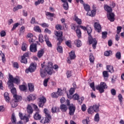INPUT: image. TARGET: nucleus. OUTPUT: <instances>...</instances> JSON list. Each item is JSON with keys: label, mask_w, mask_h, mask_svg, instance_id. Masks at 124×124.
I'll list each match as a JSON object with an SVG mask.
<instances>
[{"label": "nucleus", "mask_w": 124, "mask_h": 124, "mask_svg": "<svg viewBox=\"0 0 124 124\" xmlns=\"http://www.w3.org/2000/svg\"><path fill=\"white\" fill-rule=\"evenodd\" d=\"M60 109L62 112H66L67 111V106L65 105H61L60 106Z\"/></svg>", "instance_id": "nucleus-22"}, {"label": "nucleus", "mask_w": 124, "mask_h": 124, "mask_svg": "<svg viewBox=\"0 0 124 124\" xmlns=\"http://www.w3.org/2000/svg\"><path fill=\"white\" fill-rule=\"evenodd\" d=\"M115 57L118 60H121V58L122 57L121 52L120 51H118L115 54Z\"/></svg>", "instance_id": "nucleus-46"}, {"label": "nucleus", "mask_w": 124, "mask_h": 124, "mask_svg": "<svg viewBox=\"0 0 124 124\" xmlns=\"http://www.w3.org/2000/svg\"><path fill=\"white\" fill-rule=\"evenodd\" d=\"M66 45H67V46H68V47H69L70 48H71V41L70 40H68V41H66L65 42Z\"/></svg>", "instance_id": "nucleus-51"}, {"label": "nucleus", "mask_w": 124, "mask_h": 124, "mask_svg": "<svg viewBox=\"0 0 124 124\" xmlns=\"http://www.w3.org/2000/svg\"><path fill=\"white\" fill-rule=\"evenodd\" d=\"M84 8L86 11L89 12L90 11V5L87 4H84Z\"/></svg>", "instance_id": "nucleus-44"}, {"label": "nucleus", "mask_w": 124, "mask_h": 124, "mask_svg": "<svg viewBox=\"0 0 124 124\" xmlns=\"http://www.w3.org/2000/svg\"><path fill=\"white\" fill-rule=\"evenodd\" d=\"M45 40L48 47H52V44H51V42H50V41L49 40V38H48V36H47V35L45 36Z\"/></svg>", "instance_id": "nucleus-15"}, {"label": "nucleus", "mask_w": 124, "mask_h": 124, "mask_svg": "<svg viewBox=\"0 0 124 124\" xmlns=\"http://www.w3.org/2000/svg\"><path fill=\"white\" fill-rule=\"evenodd\" d=\"M107 17L108 20H109L110 22H114L115 21V15L114 13L109 12V13H107Z\"/></svg>", "instance_id": "nucleus-8"}, {"label": "nucleus", "mask_w": 124, "mask_h": 124, "mask_svg": "<svg viewBox=\"0 0 124 124\" xmlns=\"http://www.w3.org/2000/svg\"><path fill=\"white\" fill-rule=\"evenodd\" d=\"M93 112H94L93 108L92 106L90 107L88 109V114H93Z\"/></svg>", "instance_id": "nucleus-38"}, {"label": "nucleus", "mask_w": 124, "mask_h": 124, "mask_svg": "<svg viewBox=\"0 0 124 124\" xmlns=\"http://www.w3.org/2000/svg\"><path fill=\"white\" fill-rule=\"evenodd\" d=\"M45 70L48 75L53 74V63L51 62H48L47 65L45 66Z\"/></svg>", "instance_id": "nucleus-1"}, {"label": "nucleus", "mask_w": 124, "mask_h": 124, "mask_svg": "<svg viewBox=\"0 0 124 124\" xmlns=\"http://www.w3.org/2000/svg\"><path fill=\"white\" fill-rule=\"evenodd\" d=\"M40 75L42 78H44L47 75V73L44 70L40 69Z\"/></svg>", "instance_id": "nucleus-31"}, {"label": "nucleus", "mask_w": 124, "mask_h": 124, "mask_svg": "<svg viewBox=\"0 0 124 124\" xmlns=\"http://www.w3.org/2000/svg\"><path fill=\"white\" fill-rule=\"evenodd\" d=\"M49 80H50V78H49L44 80L43 84L45 87H47Z\"/></svg>", "instance_id": "nucleus-50"}, {"label": "nucleus", "mask_w": 124, "mask_h": 124, "mask_svg": "<svg viewBox=\"0 0 124 124\" xmlns=\"http://www.w3.org/2000/svg\"><path fill=\"white\" fill-rule=\"evenodd\" d=\"M69 55L70 59H68V63H71V61L70 60H74L76 58V55H75V52L74 51H71L69 53Z\"/></svg>", "instance_id": "nucleus-7"}, {"label": "nucleus", "mask_w": 124, "mask_h": 124, "mask_svg": "<svg viewBox=\"0 0 124 124\" xmlns=\"http://www.w3.org/2000/svg\"><path fill=\"white\" fill-rule=\"evenodd\" d=\"M46 16H49V17H54V14L53 13H51L49 12H46Z\"/></svg>", "instance_id": "nucleus-59"}, {"label": "nucleus", "mask_w": 124, "mask_h": 124, "mask_svg": "<svg viewBox=\"0 0 124 124\" xmlns=\"http://www.w3.org/2000/svg\"><path fill=\"white\" fill-rule=\"evenodd\" d=\"M62 92V90H61L60 89H58L57 91V94L58 95H62L63 94V93Z\"/></svg>", "instance_id": "nucleus-58"}, {"label": "nucleus", "mask_w": 124, "mask_h": 124, "mask_svg": "<svg viewBox=\"0 0 124 124\" xmlns=\"http://www.w3.org/2000/svg\"><path fill=\"white\" fill-rule=\"evenodd\" d=\"M29 90L31 93L34 91V86L32 83H28Z\"/></svg>", "instance_id": "nucleus-21"}, {"label": "nucleus", "mask_w": 124, "mask_h": 124, "mask_svg": "<svg viewBox=\"0 0 124 124\" xmlns=\"http://www.w3.org/2000/svg\"><path fill=\"white\" fill-rule=\"evenodd\" d=\"M95 14V12L93 10H92L91 12H87V15L90 16L91 17H93Z\"/></svg>", "instance_id": "nucleus-30"}, {"label": "nucleus", "mask_w": 124, "mask_h": 124, "mask_svg": "<svg viewBox=\"0 0 124 124\" xmlns=\"http://www.w3.org/2000/svg\"><path fill=\"white\" fill-rule=\"evenodd\" d=\"M11 105L12 106V107H13V108H15L16 107H17V101L16 100H13L11 102Z\"/></svg>", "instance_id": "nucleus-32"}, {"label": "nucleus", "mask_w": 124, "mask_h": 124, "mask_svg": "<svg viewBox=\"0 0 124 124\" xmlns=\"http://www.w3.org/2000/svg\"><path fill=\"white\" fill-rule=\"evenodd\" d=\"M21 62L22 63H28V60H27L26 58H24L23 59V57H21Z\"/></svg>", "instance_id": "nucleus-52"}, {"label": "nucleus", "mask_w": 124, "mask_h": 124, "mask_svg": "<svg viewBox=\"0 0 124 124\" xmlns=\"http://www.w3.org/2000/svg\"><path fill=\"white\" fill-rule=\"evenodd\" d=\"M118 97L120 102L121 103V102H123V95H122V94H119L118 96Z\"/></svg>", "instance_id": "nucleus-62"}, {"label": "nucleus", "mask_w": 124, "mask_h": 124, "mask_svg": "<svg viewBox=\"0 0 124 124\" xmlns=\"http://www.w3.org/2000/svg\"><path fill=\"white\" fill-rule=\"evenodd\" d=\"M58 47H57V50L59 53H62V47L60 45H57Z\"/></svg>", "instance_id": "nucleus-45"}, {"label": "nucleus", "mask_w": 124, "mask_h": 124, "mask_svg": "<svg viewBox=\"0 0 124 124\" xmlns=\"http://www.w3.org/2000/svg\"><path fill=\"white\" fill-rule=\"evenodd\" d=\"M86 31H87L88 34L90 36H91V33H92V28L91 27H88L86 29Z\"/></svg>", "instance_id": "nucleus-53"}, {"label": "nucleus", "mask_w": 124, "mask_h": 124, "mask_svg": "<svg viewBox=\"0 0 124 124\" xmlns=\"http://www.w3.org/2000/svg\"><path fill=\"white\" fill-rule=\"evenodd\" d=\"M103 75L104 78H108V77H109V74H108V72L107 71H103Z\"/></svg>", "instance_id": "nucleus-47"}, {"label": "nucleus", "mask_w": 124, "mask_h": 124, "mask_svg": "<svg viewBox=\"0 0 124 124\" xmlns=\"http://www.w3.org/2000/svg\"><path fill=\"white\" fill-rule=\"evenodd\" d=\"M107 34H108V33L106 31L102 32V38H103V39H105L107 37Z\"/></svg>", "instance_id": "nucleus-56"}, {"label": "nucleus", "mask_w": 124, "mask_h": 124, "mask_svg": "<svg viewBox=\"0 0 124 124\" xmlns=\"http://www.w3.org/2000/svg\"><path fill=\"white\" fill-rule=\"evenodd\" d=\"M27 111L28 114H32L33 112V109H32V108L31 105H29L27 108Z\"/></svg>", "instance_id": "nucleus-20"}, {"label": "nucleus", "mask_w": 124, "mask_h": 124, "mask_svg": "<svg viewBox=\"0 0 124 124\" xmlns=\"http://www.w3.org/2000/svg\"><path fill=\"white\" fill-rule=\"evenodd\" d=\"M73 99L74 100H77L79 99V95L77 93H75L73 96Z\"/></svg>", "instance_id": "nucleus-55"}, {"label": "nucleus", "mask_w": 124, "mask_h": 124, "mask_svg": "<svg viewBox=\"0 0 124 124\" xmlns=\"http://www.w3.org/2000/svg\"><path fill=\"white\" fill-rule=\"evenodd\" d=\"M39 100L38 106L41 108H43L44 104L46 103V98H45L44 96L41 97L39 98Z\"/></svg>", "instance_id": "nucleus-6"}, {"label": "nucleus", "mask_w": 124, "mask_h": 124, "mask_svg": "<svg viewBox=\"0 0 124 124\" xmlns=\"http://www.w3.org/2000/svg\"><path fill=\"white\" fill-rule=\"evenodd\" d=\"M9 78L10 79V81L11 83L13 82V83H15L18 85V84H20L21 80H20V78L19 77H16V78H13V76L11 75H9Z\"/></svg>", "instance_id": "nucleus-3"}, {"label": "nucleus", "mask_w": 124, "mask_h": 124, "mask_svg": "<svg viewBox=\"0 0 124 124\" xmlns=\"http://www.w3.org/2000/svg\"><path fill=\"white\" fill-rule=\"evenodd\" d=\"M122 31V27L118 26L117 27V33L120 34V32Z\"/></svg>", "instance_id": "nucleus-60"}, {"label": "nucleus", "mask_w": 124, "mask_h": 124, "mask_svg": "<svg viewBox=\"0 0 124 124\" xmlns=\"http://www.w3.org/2000/svg\"><path fill=\"white\" fill-rule=\"evenodd\" d=\"M30 50L31 52H32V53H35V52H37V46L36 44L31 45Z\"/></svg>", "instance_id": "nucleus-10"}, {"label": "nucleus", "mask_w": 124, "mask_h": 124, "mask_svg": "<svg viewBox=\"0 0 124 124\" xmlns=\"http://www.w3.org/2000/svg\"><path fill=\"white\" fill-rule=\"evenodd\" d=\"M104 9L106 11L108 12V13L112 12V8H111V7L108 6V5H104Z\"/></svg>", "instance_id": "nucleus-19"}, {"label": "nucleus", "mask_w": 124, "mask_h": 124, "mask_svg": "<svg viewBox=\"0 0 124 124\" xmlns=\"http://www.w3.org/2000/svg\"><path fill=\"white\" fill-rule=\"evenodd\" d=\"M108 87L105 82H101L99 85L96 87V89L99 91L100 93H102L104 92V89H107Z\"/></svg>", "instance_id": "nucleus-2"}, {"label": "nucleus", "mask_w": 124, "mask_h": 124, "mask_svg": "<svg viewBox=\"0 0 124 124\" xmlns=\"http://www.w3.org/2000/svg\"><path fill=\"white\" fill-rule=\"evenodd\" d=\"M51 116H46L44 124H47V123H49V122H50V120H51Z\"/></svg>", "instance_id": "nucleus-41"}, {"label": "nucleus", "mask_w": 124, "mask_h": 124, "mask_svg": "<svg viewBox=\"0 0 124 124\" xmlns=\"http://www.w3.org/2000/svg\"><path fill=\"white\" fill-rule=\"evenodd\" d=\"M76 33L78 38H81V35L82 34V33L81 32V30L80 29H77V30H76Z\"/></svg>", "instance_id": "nucleus-35"}, {"label": "nucleus", "mask_w": 124, "mask_h": 124, "mask_svg": "<svg viewBox=\"0 0 124 124\" xmlns=\"http://www.w3.org/2000/svg\"><path fill=\"white\" fill-rule=\"evenodd\" d=\"M76 108L74 106H70L69 107V115L70 116H73L74 115V113L75 112Z\"/></svg>", "instance_id": "nucleus-12"}, {"label": "nucleus", "mask_w": 124, "mask_h": 124, "mask_svg": "<svg viewBox=\"0 0 124 124\" xmlns=\"http://www.w3.org/2000/svg\"><path fill=\"white\" fill-rule=\"evenodd\" d=\"M36 69V65H35L33 63H31L29 68H27L25 70L26 73H29V72H31L32 73V72H34L35 71V70Z\"/></svg>", "instance_id": "nucleus-4"}, {"label": "nucleus", "mask_w": 124, "mask_h": 124, "mask_svg": "<svg viewBox=\"0 0 124 124\" xmlns=\"http://www.w3.org/2000/svg\"><path fill=\"white\" fill-rule=\"evenodd\" d=\"M89 61L91 63H93L94 62V57H93V53H90L89 56Z\"/></svg>", "instance_id": "nucleus-27"}, {"label": "nucleus", "mask_w": 124, "mask_h": 124, "mask_svg": "<svg viewBox=\"0 0 124 124\" xmlns=\"http://www.w3.org/2000/svg\"><path fill=\"white\" fill-rule=\"evenodd\" d=\"M36 98V97H35V95L34 94H30L27 97V100L28 101H31V100H34Z\"/></svg>", "instance_id": "nucleus-14"}, {"label": "nucleus", "mask_w": 124, "mask_h": 124, "mask_svg": "<svg viewBox=\"0 0 124 124\" xmlns=\"http://www.w3.org/2000/svg\"><path fill=\"white\" fill-rule=\"evenodd\" d=\"M4 97L6 102H9L10 100V97H9V93H8L6 92L4 93Z\"/></svg>", "instance_id": "nucleus-17"}, {"label": "nucleus", "mask_w": 124, "mask_h": 124, "mask_svg": "<svg viewBox=\"0 0 124 124\" xmlns=\"http://www.w3.org/2000/svg\"><path fill=\"white\" fill-rule=\"evenodd\" d=\"M82 123L83 124H90V117H87L85 119L82 120Z\"/></svg>", "instance_id": "nucleus-33"}, {"label": "nucleus", "mask_w": 124, "mask_h": 124, "mask_svg": "<svg viewBox=\"0 0 124 124\" xmlns=\"http://www.w3.org/2000/svg\"><path fill=\"white\" fill-rule=\"evenodd\" d=\"M57 40L59 41L57 43V45H61L62 41H63V38H62V36L57 37Z\"/></svg>", "instance_id": "nucleus-29"}, {"label": "nucleus", "mask_w": 124, "mask_h": 124, "mask_svg": "<svg viewBox=\"0 0 124 124\" xmlns=\"http://www.w3.org/2000/svg\"><path fill=\"white\" fill-rule=\"evenodd\" d=\"M74 21L78 24V25H81L82 24V20L79 18L78 16H75Z\"/></svg>", "instance_id": "nucleus-23"}, {"label": "nucleus", "mask_w": 124, "mask_h": 124, "mask_svg": "<svg viewBox=\"0 0 124 124\" xmlns=\"http://www.w3.org/2000/svg\"><path fill=\"white\" fill-rule=\"evenodd\" d=\"M40 111H37L33 115V118L36 121H38L41 119V115L39 114Z\"/></svg>", "instance_id": "nucleus-13"}, {"label": "nucleus", "mask_w": 124, "mask_h": 124, "mask_svg": "<svg viewBox=\"0 0 124 124\" xmlns=\"http://www.w3.org/2000/svg\"><path fill=\"white\" fill-rule=\"evenodd\" d=\"M94 27L95 31L97 32H100L101 31V26L97 22H95L94 24Z\"/></svg>", "instance_id": "nucleus-11"}, {"label": "nucleus", "mask_w": 124, "mask_h": 124, "mask_svg": "<svg viewBox=\"0 0 124 124\" xmlns=\"http://www.w3.org/2000/svg\"><path fill=\"white\" fill-rule=\"evenodd\" d=\"M89 44H92V47L93 49H95L96 48V44H97V41L96 39H93L92 37H89Z\"/></svg>", "instance_id": "nucleus-5"}, {"label": "nucleus", "mask_w": 124, "mask_h": 124, "mask_svg": "<svg viewBox=\"0 0 124 124\" xmlns=\"http://www.w3.org/2000/svg\"><path fill=\"white\" fill-rule=\"evenodd\" d=\"M18 26H19L18 23H16L15 24L13 25V28L12 29V31H14L15 30H16V28L18 27Z\"/></svg>", "instance_id": "nucleus-63"}, {"label": "nucleus", "mask_w": 124, "mask_h": 124, "mask_svg": "<svg viewBox=\"0 0 124 124\" xmlns=\"http://www.w3.org/2000/svg\"><path fill=\"white\" fill-rule=\"evenodd\" d=\"M51 95L52 97H53L54 98L58 97V96H59L58 95V93H53L51 94Z\"/></svg>", "instance_id": "nucleus-64"}, {"label": "nucleus", "mask_w": 124, "mask_h": 124, "mask_svg": "<svg viewBox=\"0 0 124 124\" xmlns=\"http://www.w3.org/2000/svg\"><path fill=\"white\" fill-rule=\"evenodd\" d=\"M19 89L22 92H25L27 90V86L26 85H22L19 86Z\"/></svg>", "instance_id": "nucleus-39"}, {"label": "nucleus", "mask_w": 124, "mask_h": 124, "mask_svg": "<svg viewBox=\"0 0 124 124\" xmlns=\"http://www.w3.org/2000/svg\"><path fill=\"white\" fill-rule=\"evenodd\" d=\"M27 48H28V45L25 43H23L21 46V50L25 52L27 50Z\"/></svg>", "instance_id": "nucleus-28"}, {"label": "nucleus", "mask_w": 124, "mask_h": 124, "mask_svg": "<svg viewBox=\"0 0 124 124\" xmlns=\"http://www.w3.org/2000/svg\"><path fill=\"white\" fill-rule=\"evenodd\" d=\"M107 70H108V72L113 73V72H114V68L113 67V66L107 65Z\"/></svg>", "instance_id": "nucleus-26"}, {"label": "nucleus", "mask_w": 124, "mask_h": 124, "mask_svg": "<svg viewBox=\"0 0 124 124\" xmlns=\"http://www.w3.org/2000/svg\"><path fill=\"white\" fill-rule=\"evenodd\" d=\"M75 42L76 43L77 47H81L82 46V43H81L80 40H76Z\"/></svg>", "instance_id": "nucleus-42"}, {"label": "nucleus", "mask_w": 124, "mask_h": 124, "mask_svg": "<svg viewBox=\"0 0 124 124\" xmlns=\"http://www.w3.org/2000/svg\"><path fill=\"white\" fill-rule=\"evenodd\" d=\"M43 55H44V49H41L38 51L37 56L39 59H40L43 56Z\"/></svg>", "instance_id": "nucleus-16"}, {"label": "nucleus", "mask_w": 124, "mask_h": 124, "mask_svg": "<svg viewBox=\"0 0 124 124\" xmlns=\"http://www.w3.org/2000/svg\"><path fill=\"white\" fill-rule=\"evenodd\" d=\"M44 112L46 114V117H50L51 116V115H50V113H49V110L47 109V108H45L44 110Z\"/></svg>", "instance_id": "nucleus-43"}, {"label": "nucleus", "mask_w": 124, "mask_h": 124, "mask_svg": "<svg viewBox=\"0 0 124 124\" xmlns=\"http://www.w3.org/2000/svg\"><path fill=\"white\" fill-rule=\"evenodd\" d=\"M39 41L41 42V43H43V42H44V37H43V35L40 34L39 35Z\"/></svg>", "instance_id": "nucleus-37"}, {"label": "nucleus", "mask_w": 124, "mask_h": 124, "mask_svg": "<svg viewBox=\"0 0 124 124\" xmlns=\"http://www.w3.org/2000/svg\"><path fill=\"white\" fill-rule=\"evenodd\" d=\"M63 6L65 10H67L68 9V2L64 3L63 4Z\"/></svg>", "instance_id": "nucleus-57"}, {"label": "nucleus", "mask_w": 124, "mask_h": 124, "mask_svg": "<svg viewBox=\"0 0 124 124\" xmlns=\"http://www.w3.org/2000/svg\"><path fill=\"white\" fill-rule=\"evenodd\" d=\"M35 41V37H34V36L30 38L29 40V43H31V44H33V43H34Z\"/></svg>", "instance_id": "nucleus-49"}, {"label": "nucleus", "mask_w": 124, "mask_h": 124, "mask_svg": "<svg viewBox=\"0 0 124 124\" xmlns=\"http://www.w3.org/2000/svg\"><path fill=\"white\" fill-rule=\"evenodd\" d=\"M13 97L15 98V100L17 102H18V101H20V100H22V97L17 94L14 95Z\"/></svg>", "instance_id": "nucleus-25"}, {"label": "nucleus", "mask_w": 124, "mask_h": 124, "mask_svg": "<svg viewBox=\"0 0 124 124\" xmlns=\"http://www.w3.org/2000/svg\"><path fill=\"white\" fill-rule=\"evenodd\" d=\"M94 121L95 122H97V123L99 122V114H98V113L95 114L94 116Z\"/></svg>", "instance_id": "nucleus-48"}, {"label": "nucleus", "mask_w": 124, "mask_h": 124, "mask_svg": "<svg viewBox=\"0 0 124 124\" xmlns=\"http://www.w3.org/2000/svg\"><path fill=\"white\" fill-rule=\"evenodd\" d=\"M19 116L21 120L22 121H24L25 123H28L30 120H29V118L27 117L26 115H23V113L22 112L19 113Z\"/></svg>", "instance_id": "nucleus-9"}, {"label": "nucleus", "mask_w": 124, "mask_h": 124, "mask_svg": "<svg viewBox=\"0 0 124 124\" xmlns=\"http://www.w3.org/2000/svg\"><path fill=\"white\" fill-rule=\"evenodd\" d=\"M13 66L14 67V68L18 69L19 68V64L17 62H14L13 63Z\"/></svg>", "instance_id": "nucleus-54"}, {"label": "nucleus", "mask_w": 124, "mask_h": 124, "mask_svg": "<svg viewBox=\"0 0 124 124\" xmlns=\"http://www.w3.org/2000/svg\"><path fill=\"white\" fill-rule=\"evenodd\" d=\"M93 109L94 110V112H96L97 113L98 111H99V104L98 105H94L92 106Z\"/></svg>", "instance_id": "nucleus-24"}, {"label": "nucleus", "mask_w": 124, "mask_h": 124, "mask_svg": "<svg viewBox=\"0 0 124 124\" xmlns=\"http://www.w3.org/2000/svg\"><path fill=\"white\" fill-rule=\"evenodd\" d=\"M25 32V27L22 26L20 29V34L24 33Z\"/></svg>", "instance_id": "nucleus-61"}, {"label": "nucleus", "mask_w": 124, "mask_h": 124, "mask_svg": "<svg viewBox=\"0 0 124 124\" xmlns=\"http://www.w3.org/2000/svg\"><path fill=\"white\" fill-rule=\"evenodd\" d=\"M11 122L12 124H16V117H15V115H14V114H13L12 115Z\"/></svg>", "instance_id": "nucleus-34"}, {"label": "nucleus", "mask_w": 124, "mask_h": 124, "mask_svg": "<svg viewBox=\"0 0 124 124\" xmlns=\"http://www.w3.org/2000/svg\"><path fill=\"white\" fill-rule=\"evenodd\" d=\"M52 113H59L60 112V108L59 107H53L51 108Z\"/></svg>", "instance_id": "nucleus-18"}, {"label": "nucleus", "mask_w": 124, "mask_h": 124, "mask_svg": "<svg viewBox=\"0 0 124 124\" xmlns=\"http://www.w3.org/2000/svg\"><path fill=\"white\" fill-rule=\"evenodd\" d=\"M33 30L35 31H37V32H41V29H40V28L38 26L34 27Z\"/></svg>", "instance_id": "nucleus-40"}, {"label": "nucleus", "mask_w": 124, "mask_h": 124, "mask_svg": "<svg viewBox=\"0 0 124 124\" xmlns=\"http://www.w3.org/2000/svg\"><path fill=\"white\" fill-rule=\"evenodd\" d=\"M55 35L57 36V37H60V36H62V31H56L55 33Z\"/></svg>", "instance_id": "nucleus-36"}]
</instances>
